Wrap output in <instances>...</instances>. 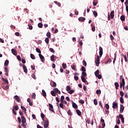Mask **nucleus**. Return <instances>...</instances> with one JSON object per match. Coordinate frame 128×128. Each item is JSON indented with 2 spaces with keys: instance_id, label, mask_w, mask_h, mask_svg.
<instances>
[{
  "instance_id": "nucleus-22",
  "label": "nucleus",
  "mask_w": 128,
  "mask_h": 128,
  "mask_svg": "<svg viewBox=\"0 0 128 128\" xmlns=\"http://www.w3.org/2000/svg\"><path fill=\"white\" fill-rule=\"evenodd\" d=\"M120 19L121 20L122 22H124V20H126V17H124V16L122 15L120 18Z\"/></svg>"
},
{
  "instance_id": "nucleus-8",
  "label": "nucleus",
  "mask_w": 128,
  "mask_h": 128,
  "mask_svg": "<svg viewBox=\"0 0 128 128\" xmlns=\"http://www.w3.org/2000/svg\"><path fill=\"white\" fill-rule=\"evenodd\" d=\"M124 107L122 104H120V114H122L124 112Z\"/></svg>"
},
{
  "instance_id": "nucleus-30",
  "label": "nucleus",
  "mask_w": 128,
  "mask_h": 128,
  "mask_svg": "<svg viewBox=\"0 0 128 128\" xmlns=\"http://www.w3.org/2000/svg\"><path fill=\"white\" fill-rule=\"evenodd\" d=\"M121 56H124L125 62H128V58L126 57V56L124 55V54H121Z\"/></svg>"
},
{
  "instance_id": "nucleus-25",
  "label": "nucleus",
  "mask_w": 128,
  "mask_h": 128,
  "mask_svg": "<svg viewBox=\"0 0 128 128\" xmlns=\"http://www.w3.org/2000/svg\"><path fill=\"white\" fill-rule=\"evenodd\" d=\"M46 36L48 38H50L52 34L50 32H48L46 33Z\"/></svg>"
},
{
  "instance_id": "nucleus-39",
  "label": "nucleus",
  "mask_w": 128,
  "mask_h": 128,
  "mask_svg": "<svg viewBox=\"0 0 128 128\" xmlns=\"http://www.w3.org/2000/svg\"><path fill=\"white\" fill-rule=\"evenodd\" d=\"M36 52L38 54H42V51H40V50L38 48H36Z\"/></svg>"
},
{
  "instance_id": "nucleus-56",
  "label": "nucleus",
  "mask_w": 128,
  "mask_h": 128,
  "mask_svg": "<svg viewBox=\"0 0 128 128\" xmlns=\"http://www.w3.org/2000/svg\"><path fill=\"white\" fill-rule=\"evenodd\" d=\"M21 108H22V110H24V112H26V108L24 106H21Z\"/></svg>"
},
{
  "instance_id": "nucleus-54",
  "label": "nucleus",
  "mask_w": 128,
  "mask_h": 128,
  "mask_svg": "<svg viewBox=\"0 0 128 128\" xmlns=\"http://www.w3.org/2000/svg\"><path fill=\"white\" fill-rule=\"evenodd\" d=\"M94 104H95V106L98 105V100H96V99L94 100Z\"/></svg>"
},
{
  "instance_id": "nucleus-33",
  "label": "nucleus",
  "mask_w": 128,
  "mask_h": 128,
  "mask_svg": "<svg viewBox=\"0 0 128 128\" xmlns=\"http://www.w3.org/2000/svg\"><path fill=\"white\" fill-rule=\"evenodd\" d=\"M81 70L82 72H86V68H84V66H82Z\"/></svg>"
},
{
  "instance_id": "nucleus-53",
  "label": "nucleus",
  "mask_w": 128,
  "mask_h": 128,
  "mask_svg": "<svg viewBox=\"0 0 128 128\" xmlns=\"http://www.w3.org/2000/svg\"><path fill=\"white\" fill-rule=\"evenodd\" d=\"M49 50H50V52H52L53 54H54V52H55L54 50V48H50L49 49Z\"/></svg>"
},
{
  "instance_id": "nucleus-55",
  "label": "nucleus",
  "mask_w": 128,
  "mask_h": 128,
  "mask_svg": "<svg viewBox=\"0 0 128 128\" xmlns=\"http://www.w3.org/2000/svg\"><path fill=\"white\" fill-rule=\"evenodd\" d=\"M67 113H68V116H72V113L70 112V110H69L68 111Z\"/></svg>"
},
{
  "instance_id": "nucleus-12",
  "label": "nucleus",
  "mask_w": 128,
  "mask_h": 128,
  "mask_svg": "<svg viewBox=\"0 0 128 128\" xmlns=\"http://www.w3.org/2000/svg\"><path fill=\"white\" fill-rule=\"evenodd\" d=\"M22 67H23L24 72H25V74H28V68H26V65L24 64L22 66Z\"/></svg>"
},
{
  "instance_id": "nucleus-9",
  "label": "nucleus",
  "mask_w": 128,
  "mask_h": 128,
  "mask_svg": "<svg viewBox=\"0 0 128 128\" xmlns=\"http://www.w3.org/2000/svg\"><path fill=\"white\" fill-rule=\"evenodd\" d=\"M14 100H16L18 102H20V97H18V96L16 95L15 96H14Z\"/></svg>"
},
{
  "instance_id": "nucleus-19",
  "label": "nucleus",
  "mask_w": 128,
  "mask_h": 128,
  "mask_svg": "<svg viewBox=\"0 0 128 128\" xmlns=\"http://www.w3.org/2000/svg\"><path fill=\"white\" fill-rule=\"evenodd\" d=\"M81 80L83 82H86V78L84 76H81Z\"/></svg>"
},
{
  "instance_id": "nucleus-51",
  "label": "nucleus",
  "mask_w": 128,
  "mask_h": 128,
  "mask_svg": "<svg viewBox=\"0 0 128 128\" xmlns=\"http://www.w3.org/2000/svg\"><path fill=\"white\" fill-rule=\"evenodd\" d=\"M120 102L121 104H124V98L122 97L120 98Z\"/></svg>"
},
{
  "instance_id": "nucleus-13",
  "label": "nucleus",
  "mask_w": 128,
  "mask_h": 128,
  "mask_svg": "<svg viewBox=\"0 0 128 128\" xmlns=\"http://www.w3.org/2000/svg\"><path fill=\"white\" fill-rule=\"evenodd\" d=\"M110 16L111 18H114V11L112 10L110 13Z\"/></svg>"
},
{
  "instance_id": "nucleus-62",
  "label": "nucleus",
  "mask_w": 128,
  "mask_h": 128,
  "mask_svg": "<svg viewBox=\"0 0 128 128\" xmlns=\"http://www.w3.org/2000/svg\"><path fill=\"white\" fill-rule=\"evenodd\" d=\"M124 92H122V91L120 92V95L121 96V98H122V96H124Z\"/></svg>"
},
{
  "instance_id": "nucleus-40",
  "label": "nucleus",
  "mask_w": 128,
  "mask_h": 128,
  "mask_svg": "<svg viewBox=\"0 0 128 128\" xmlns=\"http://www.w3.org/2000/svg\"><path fill=\"white\" fill-rule=\"evenodd\" d=\"M70 90V86H68L66 87V90L67 92H69Z\"/></svg>"
},
{
  "instance_id": "nucleus-11",
  "label": "nucleus",
  "mask_w": 128,
  "mask_h": 128,
  "mask_svg": "<svg viewBox=\"0 0 128 128\" xmlns=\"http://www.w3.org/2000/svg\"><path fill=\"white\" fill-rule=\"evenodd\" d=\"M118 108V102H113L112 103V108Z\"/></svg>"
},
{
  "instance_id": "nucleus-27",
  "label": "nucleus",
  "mask_w": 128,
  "mask_h": 128,
  "mask_svg": "<svg viewBox=\"0 0 128 128\" xmlns=\"http://www.w3.org/2000/svg\"><path fill=\"white\" fill-rule=\"evenodd\" d=\"M51 94L52 96H56V93L54 91L52 90L51 91Z\"/></svg>"
},
{
  "instance_id": "nucleus-37",
  "label": "nucleus",
  "mask_w": 128,
  "mask_h": 128,
  "mask_svg": "<svg viewBox=\"0 0 128 128\" xmlns=\"http://www.w3.org/2000/svg\"><path fill=\"white\" fill-rule=\"evenodd\" d=\"M74 92V90H71L69 92H68V94H72Z\"/></svg>"
},
{
  "instance_id": "nucleus-24",
  "label": "nucleus",
  "mask_w": 128,
  "mask_h": 128,
  "mask_svg": "<svg viewBox=\"0 0 128 128\" xmlns=\"http://www.w3.org/2000/svg\"><path fill=\"white\" fill-rule=\"evenodd\" d=\"M76 112L78 116H82V112L79 110H76Z\"/></svg>"
},
{
  "instance_id": "nucleus-1",
  "label": "nucleus",
  "mask_w": 128,
  "mask_h": 128,
  "mask_svg": "<svg viewBox=\"0 0 128 128\" xmlns=\"http://www.w3.org/2000/svg\"><path fill=\"white\" fill-rule=\"evenodd\" d=\"M21 118L22 126L24 128H26V118L24 116H21Z\"/></svg>"
},
{
  "instance_id": "nucleus-10",
  "label": "nucleus",
  "mask_w": 128,
  "mask_h": 128,
  "mask_svg": "<svg viewBox=\"0 0 128 128\" xmlns=\"http://www.w3.org/2000/svg\"><path fill=\"white\" fill-rule=\"evenodd\" d=\"M11 52L12 54H14V56L18 55V51H16V50L15 49H14V48L12 49Z\"/></svg>"
},
{
  "instance_id": "nucleus-60",
  "label": "nucleus",
  "mask_w": 128,
  "mask_h": 128,
  "mask_svg": "<svg viewBox=\"0 0 128 128\" xmlns=\"http://www.w3.org/2000/svg\"><path fill=\"white\" fill-rule=\"evenodd\" d=\"M105 106H106V108L107 110H109L110 109V105H108V104H106Z\"/></svg>"
},
{
  "instance_id": "nucleus-59",
  "label": "nucleus",
  "mask_w": 128,
  "mask_h": 128,
  "mask_svg": "<svg viewBox=\"0 0 128 128\" xmlns=\"http://www.w3.org/2000/svg\"><path fill=\"white\" fill-rule=\"evenodd\" d=\"M74 79L75 80H78V77L76 76H74Z\"/></svg>"
},
{
  "instance_id": "nucleus-44",
  "label": "nucleus",
  "mask_w": 128,
  "mask_h": 128,
  "mask_svg": "<svg viewBox=\"0 0 128 128\" xmlns=\"http://www.w3.org/2000/svg\"><path fill=\"white\" fill-rule=\"evenodd\" d=\"M62 66L63 68H64V70H66V64L63 63L62 64Z\"/></svg>"
},
{
  "instance_id": "nucleus-20",
  "label": "nucleus",
  "mask_w": 128,
  "mask_h": 128,
  "mask_svg": "<svg viewBox=\"0 0 128 128\" xmlns=\"http://www.w3.org/2000/svg\"><path fill=\"white\" fill-rule=\"evenodd\" d=\"M9 62H10L8 61V60H6L4 64V66H8Z\"/></svg>"
},
{
  "instance_id": "nucleus-2",
  "label": "nucleus",
  "mask_w": 128,
  "mask_h": 128,
  "mask_svg": "<svg viewBox=\"0 0 128 128\" xmlns=\"http://www.w3.org/2000/svg\"><path fill=\"white\" fill-rule=\"evenodd\" d=\"M100 61V56H97L96 60H95V63L97 66H98Z\"/></svg>"
},
{
  "instance_id": "nucleus-41",
  "label": "nucleus",
  "mask_w": 128,
  "mask_h": 128,
  "mask_svg": "<svg viewBox=\"0 0 128 128\" xmlns=\"http://www.w3.org/2000/svg\"><path fill=\"white\" fill-rule=\"evenodd\" d=\"M93 4H94V6H96V4H98V0H94L93 2Z\"/></svg>"
},
{
  "instance_id": "nucleus-52",
  "label": "nucleus",
  "mask_w": 128,
  "mask_h": 128,
  "mask_svg": "<svg viewBox=\"0 0 128 128\" xmlns=\"http://www.w3.org/2000/svg\"><path fill=\"white\" fill-rule=\"evenodd\" d=\"M84 78V76H86V72H82V76Z\"/></svg>"
},
{
  "instance_id": "nucleus-42",
  "label": "nucleus",
  "mask_w": 128,
  "mask_h": 128,
  "mask_svg": "<svg viewBox=\"0 0 128 128\" xmlns=\"http://www.w3.org/2000/svg\"><path fill=\"white\" fill-rule=\"evenodd\" d=\"M82 64L84 66H86V60H83L82 61Z\"/></svg>"
},
{
  "instance_id": "nucleus-17",
  "label": "nucleus",
  "mask_w": 128,
  "mask_h": 128,
  "mask_svg": "<svg viewBox=\"0 0 128 128\" xmlns=\"http://www.w3.org/2000/svg\"><path fill=\"white\" fill-rule=\"evenodd\" d=\"M2 80L3 82H4L6 84H8V79H6L4 78H2Z\"/></svg>"
},
{
  "instance_id": "nucleus-45",
  "label": "nucleus",
  "mask_w": 128,
  "mask_h": 128,
  "mask_svg": "<svg viewBox=\"0 0 128 128\" xmlns=\"http://www.w3.org/2000/svg\"><path fill=\"white\" fill-rule=\"evenodd\" d=\"M102 93V91L100 90H96V94H100Z\"/></svg>"
},
{
  "instance_id": "nucleus-26",
  "label": "nucleus",
  "mask_w": 128,
  "mask_h": 128,
  "mask_svg": "<svg viewBox=\"0 0 128 128\" xmlns=\"http://www.w3.org/2000/svg\"><path fill=\"white\" fill-rule=\"evenodd\" d=\"M120 84H126V82H124V78H122V81L120 82Z\"/></svg>"
},
{
  "instance_id": "nucleus-3",
  "label": "nucleus",
  "mask_w": 128,
  "mask_h": 128,
  "mask_svg": "<svg viewBox=\"0 0 128 128\" xmlns=\"http://www.w3.org/2000/svg\"><path fill=\"white\" fill-rule=\"evenodd\" d=\"M48 124H49V122L48 120H47L44 122V128H48Z\"/></svg>"
},
{
  "instance_id": "nucleus-32",
  "label": "nucleus",
  "mask_w": 128,
  "mask_h": 128,
  "mask_svg": "<svg viewBox=\"0 0 128 128\" xmlns=\"http://www.w3.org/2000/svg\"><path fill=\"white\" fill-rule=\"evenodd\" d=\"M64 96H61L60 102H62V104L64 102Z\"/></svg>"
},
{
  "instance_id": "nucleus-15",
  "label": "nucleus",
  "mask_w": 128,
  "mask_h": 128,
  "mask_svg": "<svg viewBox=\"0 0 128 128\" xmlns=\"http://www.w3.org/2000/svg\"><path fill=\"white\" fill-rule=\"evenodd\" d=\"M114 86H115L116 90H118V88L120 87V84H118V82H116L114 83Z\"/></svg>"
},
{
  "instance_id": "nucleus-49",
  "label": "nucleus",
  "mask_w": 128,
  "mask_h": 128,
  "mask_svg": "<svg viewBox=\"0 0 128 128\" xmlns=\"http://www.w3.org/2000/svg\"><path fill=\"white\" fill-rule=\"evenodd\" d=\"M100 74V70H97L94 72L95 76H98Z\"/></svg>"
},
{
  "instance_id": "nucleus-43",
  "label": "nucleus",
  "mask_w": 128,
  "mask_h": 128,
  "mask_svg": "<svg viewBox=\"0 0 128 128\" xmlns=\"http://www.w3.org/2000/svg\"><path fill=\"white\" fill-rule=\"evenodd\" d=\"M45 42H46V44H48V42H50V39H48V38H45Z\"/></svg>"
},
{
  "instance_id": "nucleus-50",
  "label": "nucleus",
  "mask_w": 128,
  "mask_h": 128,
  "mask_svg": "<svg viewBox=\"0 0 128 128\" xmlns=\"http://www.w3.org/2000/svg\"><path fill=\"white\" fill-rule=\"evenodd\" d=\"M36 93H33L32 96V98H34V100H36Z\"/></svg>"
},
{
  "instance_id": "nucleus-5",
  "label": "nucleus",
  "mask_w": 128,
  "mask_h": 128,
  "mask_svg": "<svg viewBox=\"0 0 128 128\" xmlns=\"http://www.w3.org/2000/svg\"><path fill=\"white\" fill-rule=\"evenodd\" d=\"M38 56L41 60V62H44L45 59H44V56H42L40 54H39Z\"/></svg>"
},
{
  "instance_id": "nucleus-46",
  "label": "nucleus",
  "mask_w": 128,
  "mask_h": 128,
  "mask_svg": "<svg viewBox=\"0 0 128 128\" xmlns=\"http://www.w3.org/2000/svg\"><path fill=\"white\" fill-rule=\"evenodd\" d=\"M96 78H98V80H100L102 78V75L98 74V75L96 76Z\"/></svg>"
},
{
  "instance_id": "nucleus-38",
  "label": "nucleus",
  "mask_w": 128,
  "mask_h": 128,
  "mask_svg": "<svg viewBox=\"0 0 128 128\" xmlns=\"http://www.w3.org/2000/svg\"><path fill=\"white\" fill-rule=\"evenodd\" d=\"M71 68L73 70H76V66L74 64L71 65Z\"/></svg>"
},
{
  "instance_id": "nucleus-58",
  "label": "nucleus",
  "mask_w": 128,
  "mask_h": 128,
  "mask_svg": "<svg viewBox=\"0 0 128 128\" xmlns=\"http://www.w3.org/2000/svg\"><path fill=\"white\" fill-rule=\"evenodd\" d=\"M28 26L29 30H32V26L30 25V24H28Z\"/></svg>"
},
{
  "instance_id": "nucleus-16",
  "label": "nucleus",
  "mask_w": 128,
  "mask_h": 128,
  "mask_svg": "<svg viewBox=\"0 0 128 128\" xmlns=\"http://www.w3.org/2000/svg\"><path fill=\"white\" fill-rule=\"evenodd\" d=\"M72 106L74 108H78V105L74 103V102H72Z\"/></svg>"
},
{
  "instance_id": "nucleus-6",
  "label": "nucleus",
  "mask_w": 128,
  "mask_h": 128,
  "mask_svg": "<svg viewBox=\"0 0 128 128\" xmlns=\"http://www.w3.org/2000/svg\"><path fill=\"white\" fill-rule=\"evenodd\" d=\"M99 54L100 58H102V46L99 47Z\"/></svg>"
},
{
  "instance_id": "nucleus-35",
  "label": "nucleus",
  "mask_w": 128,
  "mask_h": 128,
  "mask_svg": "<svg viewBox=\"0 0 128 128\" xmlns=\"http://www.w3.org/2000/svg\"><path fill=\"white\" fill-rule=\"evenodd\" d=\"M30 58L32 60H36V56H34V55L32 54H30Z\"/></svg>"
},
{
  "instance_id": "nucleus-63",
  "label": "nucleus",
  "mask_w": 128,
  "mask_h": 128,
  "mask_svg": "<svg viewBox=\"0 0 128 128\" xmlns=\"http://www.w3.org/2000/svg\"><path fill=\"white\" fill-rule=\"evenodd\" d=\"M126 12H127V14H128V6H126Z\"/></svg>"
},
{
  "instance_id": "nucleus-47",
  "label": "nucleus",
  "mask_w": 128,
  "mask_h": 128,
  "mask_svg": "<svg viewBox=\"0 0 128 128\" xmlns=\"http://www.w3.org/2000/svg\"><path fill=\"white\" fill-rule=\"evenodd\" d=\"M80 104H84V101L82 100H79Z\"/></svg>"
},
{
  "instance_id": "nucleus-14",
  "label": "nucleus",
  "mask_w": 128,
  "mask_h": 128,
  "mask_svg": "<svg viewBox=\"0 0 128 128\" xmlns=\"http://www.w3.org/2000/svg\"><path fill=\"white\" fill-rule=\"evenodd\" d=\"M50 86H52V88H56V82L52 81L50 82Z\"/></svg>"
},
{
  "instance_id": "nucleus-7",
  "label": "nucleus",
  "mask_w": 128,
  "mask_h": 128,
  "mask_svg": "<svg viewBox=\"0 0 128 128\" xmlns=\"http://www.w3.org/2000/svg\"><path fill=\"white\" fill-rule=\"evenodd\" d=\"M119 118H121L122 122V124H124V118L122 114H120Z\"/></svg>"
},
{
  "instance_id": "nucleus-29",
  "label": "nucleus",
  "mask_w": 128,
  "mask_h": 128,
  "mask_svg": "<svg viewBox=\"0 0 128 128\" xmlns=\"http://www.w3.org/2000/svg\"><path fill=\"white\" fill-rule=\"evenodd\" d=\"M116 52L114 54V60H113L114 64L116 62Z\"/></svg>"
},
{
  "instance_id": "nucleus-31",
  "label": "nucleus",
  "mask_w": 128,
  "mask_h": 128,
  "mask_svg": "<svg viewBox=\"0 0 128 128\" xmlns=\"http://www.w3.org/2000/svg\"><path fill=\"white\" fill-rule=\"evenodd\" d=\"M38 27L40 28H42L44 25L42 24V23L40 22L38 24Z\"/></svg>"
},
{
  "instance_id": "nucleus-61",
  "label": "nucleus",
  "mask_w": 128,
  "mask_h": 128,
  "mask_svg": "<svg viewBox=\"0 0 128 128\" xmlns=\"http://www.w3.org/2000/svg\"><path fill=\"white\" fill-rule=\"evenodd\" d=\"M31 76H32V78H34V80H36V74H32Z\"/></svg>"
},
{
  "instance_id": "nucleus-28",
  "label": "nucleus",
  "mask_w": 128,
  "mask_h": 128,
  "mask_svg": "<svg viewBox=\"0 0 128 128\" xmlns=\"http://www.w3.org/2000/svg\"><path fill=\"white\" fill-rule=\"evenodd\" d=\"M12 110H18V106H14Z\"/></svg>"
},
{
  "instance_id": "nucleus-48",
  "label": "nucleus",
  "mask_w": 128,
  "mask_h": 128,
  "mask_svg": "<svg viewBox=\"0 0 128 128\" xmlns=\"http://www.w3.org/2000/svg\"><path fill=\"white\" fill-rule=\"evenodd\" d=\"M40 116L42 118L43 120H44V113H42L40 114Z\"/></svg>"
},
{
  "instance_id": "nucleus-64",
  "label": "nucleus",
  "mask_w": 128,
  "mask_h": 128,
  "mask_svg": "<svg viewBox=\"0 0 128 128\" xmlns=\"http://www.w3.org/2000/svg\"><path fill=\"white\" fill-rule=\"evenodd\" d=\"M128 0H126L125 2H124V5L126 6H128Z\"/></svg>"
},
{
  "instance_id": "nucleus-57",
  "label": "nucleus",
  "mask_w": 128,
  "mask_h": 128,
  "mask_svg": "<svg viewBox=\"0 0 128 128\" xmlns=\"http://www.w3.org/2000/svg\"><path fill=\"white\" fill-rule=\"evenodd\" d=\"M18 124H22V119H20V118L18 117Z\"/></svg>"
},
{
  "instance_id": "nucleus-36",
  "label": "nucleus",
  "mask_w": 128,
  "mask_h": 128,
  "mask_svg": "<svg viewBox=\"0 0 128 128\" xmlns=\"http://www.w3.org/2000/svg\"><path fill=\"white\" fill-rule=\"evenodd\" d=\"M93 14L95 18H96L98 16V12L96 11H94Z\"/></svg>"
},
{
  "instance_id": "nucleus-4",
  "label": "nucleus",
  "mask_w": 128,
  "mask_h": 128,
  "mask_svg": "<svg viewBox=\"0 0 128 128\" xmlns=\"http://www.w3.org/2000/svg\"><path fill=\"white\" fill-rule=\"evenodd\" d=\"M49 110H50V112H54V106H52V104H49Z\"/></svg>"
},
{
  "instance_id": "nucleus-18",
  "label": "nucleus",
  "mask_w": 128,
  "mask_h": 128,
  "mask_svg": "<svg viewBox=\"0 0 128 128\" xmlns=\"http://www.w3.org/2000/svg\"><path fill=\"white\" fill-rule=\"evenodd\" d=\"M86 18L84 17H80L78 18L79 22H84Z\"/></svg>"
},
{
  "instance_id": "nucleus-23",
  "label": "nucleus",
  "mask_w": 128,
  "mask_h": 128,
  "mask_svg": "<svg viewBox=\"0 0 128 128\" xmlns=\"http://www.w3.org/2000/svg\"><path fill=\"white\" fill-rule=\"evenodd\" d=\"M42 95L43 96H44V98H46V91H44V90H42Z\"/></svg>"
},
{
  "instance_id": "nucleus-21",
  "label": "nucleus",
  "mask_w": 128,
  "mask_h": 128,
  "mask_svg": "<svg viewBox=\"0 0 128 128\" xmlns=\"http://www.w3.org/2000/svg\"><path fill=\"white\" fill-rule=\"evenodd\" d=\"M54 90L56 93L58 92L59 94H60V91L58 88H54Z\"/></svg>"
},
{
  "instance_id": "nucleus-34",
  "label": "nucleus",
  "mask_w": 128,
  "mask_h": 128,
  "mask_svg": "<svg viewBox=\"0 0 128 128\" xmlns=\"http://www.w3.org/2000/svg\"><path fill=\"white\" fill-rule=\"evenodd\" d=\"M50 60H52V62H54V55L53 54L50 56Z\"/></svg>"
}]
</instances>
